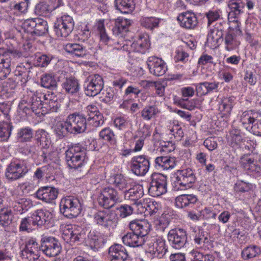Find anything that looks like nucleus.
<instances>
[{"mask_svg": "<svg viewBox=\"0 0 261 261\" xmlns=\"http://www.w3.org/2000/svg\"><path fill=\"white\" fill-rule=\"evenodd\" d=\"M80 200L73 196H67L62 199L60 204L61 213L66 217L72 219L79 215L82 211Z\"/></svg>", "mask_w": 261, "mask_h": 261, "instance_id": "1", "label": "nucleus"}, {"mask_svg": "<svg viewBox=\"0 0 261 261\" xmlns=\"http://www.w3.org/2000/svg\"><path fill=\"white\" fill-rule=\"evenodd\" d=\"M241 122L246 129H251L253 134L261 136V114L246 111L241 116Z\"/></svg>", "mask_w": 261, "mask_h": 261, "instance_id": "2", "label": "nucleus"}, {"mask_svg": "<svg viewBox=\"0 0 261 261\" xmlns=\"http://www.w3.org/2000/svg\"><path fill=\"white\" fill-rule=\"evenodd\" d=\"M97 201L100 206L105 208H109L120 201V195L114 188L108 186L101 190Z\"/></svg>", "mask_w": 261, "mask_h": 261, "instance_id": "3", "label": "nucleus"}, {"mask_svg": "<svg viewBox=\"0 0 261 261\" xmlns=\"http://www.w3.org/2000/svg\"><path fill=\"white\" fill-rule=\"evenodd\" d=\"M239 163L241 167L249 173L261 175V159L257 160L256 155L245 154L241 156Z\"/></svg>", "mask_w": 261, "mask_h": 261, "instance_id": "4", "label": "nucleus"}, {"mask_svg": "<svg viewBox=\"0 0 261 261\" xmlns=\"http://www.w3.org/2000/svg\"><path fill=\"white\" fill-rule=\"evenodd\" d=\"M196 177L192 169L181 170L172 184L174 191L184 190L190 188L195 182Z\"/></svg>", "mask_w": 261, "mask_h": 261, "instance_id": "5", "label": "nucleus"}, {"mask_svg": "<svg viewBox=\"0 0 261 261\" xmlns=\"http://www.w3.org/2000/svg\"><path fill=\"white\" fill-rule=\"evenodd\" d=\"M167 191V178L162 174L154 173L150 177L148 193L153 197H158Z\"/></svg>", "mask_w": 261, "mask_h": 261, "instance_id": "6", "label": "nucleus"}, {"mask_svg": "<svg viewBox=\"0 0 261 261\" xmlns=\"http://www.w3.org/2000/svg\"><path fill=\"white\" fill-rule=\"evenodd\" d=\"M145 253L150 258H162L167 251L166 241L162 238H155L147 243Z\"/></svg>", "mask_w": 261, "mask_h": 261, "instance_id": "7", "label": "nucleus"}, {"mask_svg": "<svg viewBox=\"0 0 261 261\" xmlns=\"http://www.w3.org/2000/svg\"><path fill=\"white\" fill-rule=\"evenodd\" d=\"M96 224L108 230L114 229L117 224V218L114 213L106 211H98L93 215Z\"/></svg>", "mask_w": 261, "mask_h": 261, "instance_id": "8", "label": "nucleus"}, {"mask_svg": "<svg viewBox=\"0 0 261 261\" xmlns=\"http://www.w3.org/2000/svg\"><path fill=\"white\" fill-rule=\"evenodd\" d=\"M40 249L49 257H57L61 252L62 246L59 242L53 237H44L41 240Z\"/></svg>", "mask_w": 261, "mask_h": 261, "instance_id": "9", "label": "nucleus"}, {"mask_svg": "<svg viewBox=\"0 0 261 261\" xmlns=\"http://www.w3.org/2000/svg\"><path fill=\"white\" fill-rule=\"evenodd\" d=\"M74 21L68 15H65L57 19L55 23L54 30L58 37H66L73 31Z\"/></svg>", "mask_w": 261, "mask_h": 261, "instance_id": "10", "label": "nucleus"}, {"mask_svg": "<svg viewBox=\"0 0 261 261\" xmlns=\"http://www.w3.org/2000/svg\"><path fill=\"white\" fill-rule=\"evenodd\" d=\"M29 170L24 163L20 162H11L8 166L5 176L9 181H15L24 177Z\"/></svg>", "mask_w": 261, "mask_h": 261, "instance_id": "11", "label": "nucleus"}, {"mask_svg": "<svg viewBox=\"0 0 261 261\" xmlns=\"http://www.w3.org/2000/svg\"><path fill=\"white\" fill-rule=\"evenodd\" d=\"M66 119L70 134H80L85 130L87 121L85 117L82 114L73 113L68 115Z\"/></svg>", "mask_w": 261, "mask_h": 261, "instance_id": "12", "label": "nucleus"}, {"mask_svg": "<svg viewBox=\"0 0 261 261\" xmlns=\"http://www.w3.org/2000/svg\"><path fill=\"white\" fill-rule=\"evenodd\" d=\"M245 3L242 0H230L228 3V6L229 9V12L228 15V18L230 22L232 21L235 23V29L237 31L241 33L239 29V24L238 20L235 19L243 13L245 8Z\"/></svg>", "mask_w": 261, "mask_h": 261, "instance_id": "13", "label": "nucleus"}, {"mask_svg": "<svg viewBox=\"0 0 261 261\" xmlns=\"http://www.w3.org/2000/svg\"><path fill=\"white\" fill-rule=\"evenodd\" d=\"M130 167L132 172L137 176H144L150 168L149 159L144 155L133 157L130 161Z\"/></svg>", "mask_w": 261, "mask_h": 261, "instance_id": "14", "label": "nucleus"}, {"mask_svg": "<svg viewBox=\"0 0 261 261\" xmlns=\"http://www.w3.org/2000/svg\"><path fill=\"white\" fill-rule=\"evenodd\" d=\"M168 240L172 247L178 249L184 247L187 242V234L185 230L175 228L168 233Z\"/></svg>", "mask_w": 261, "mask_h": 261, "instance_id": "15", "label": "nucleus"}, {"mask_svg": "<svg viewBox=\"0 0 261 261\" xmlns=\"http://www.w3.org/2000/svg\"><path fill=\"white\" fill-rule=\"evenodd\" d=\"M41 249L36 240L30 239L26 243L25 247L21 251L22 258L29 261H35L40 256Z\"/></svg>", "mask_w": 261, "mask_h": 261, "instance_id": "16", "label": "nucleus"}, {"mask_svg": "<svg viewBox=\"0 0 261 261\" xmlns=\"http://www.w3.org/2000/svg\"><path fill=\"white\" fill-rule=\"evenodd\" d=\"M88 83L85 89V94L88 96L93 97L98 94L102 89L103 80L98 74L89 76L87 79Z\"/></svg>", "mask_w": 261, "mask_h": 261, "instance_id": "17", "label": "nucleus"}, {"mask_svg": "<svg viewBox=\"0 0 261 261\" xmlns=\"http://www.w3.org/2000/svg\"><path fill=\"white\" fill-rule=\"evenodd\" d=\"M59 192L57 189L49 186L40 187L35 193L36 197L47 203H51L57 198Z\"/></svg>", "mask_w": 261, "mask_h": 261, "instance_id": "18", "label": "nucleus"}, {"mask_svg": "<svg viewBox=\"0 0 261 261\" xmlns=\"http://www.w3.org/2000/svg\"><path fill=\"white\" fill-rule=\"evenodd\" d=\"M147 66L151 73L158 76L164 75L167 70L165 62L160 58L150 57L147 60Z\"/></svg>", "mask_w": 261, "mask_h": 261, "instance_id": "19", "label": "nucleus"}, {"mask_svg": "<svg viewBox=\"0 0 261 261\" xmlns=\"http://www.w3.org/2000/svg\"><path fill=\"white\" fill-rule=\"evenodd\" d=\"M144 195L143 186L141 185H136L133 188H129L124 193L125 200H130L138 206H142V204L139 200Z\"/></svg>", "mask_w": 261, "mask_h": 261, "instance_id": "20", "label": "nucleus"}, {"mask_svg": "<svg viewBox=\"0 0 261 261\" xmlns=\"http://www.w3.org/2000/svg\"><path fill=\"white\" fill-rule=\"evenodd\" d=\"M177 20L181 27L187 29H194L198 23L196 15L190 11L180 14L177 17Z\"/></svg>", "mask_w": 261, "mask_h": 261, "instance_id": "21", "label": "nucleus"}, {"mask_svg": "<svg viewBox=\"0 0 261 261\" xmlns=\"http://www.w3.org/2000/svg\"><path fill=\"white\" fill-rule=\"evenodd\" d=\"M109 254L111 261H129L126 250L121 245L111 246L109 250Z\"/></svg>", "mask_w": 261, "mask_h": 261, "instance_id": "22", "label": "nucleus"}, {"mask_svg": "<svg viewBox=\"0 0 261 261\" xmlns=\"http://www.w3.org/2000/svg\"><path fill=\"white\" fill-rule=\"evenodd\" d=\"M129 226L132 231L143 238L148 233L151 228V225L147 220L132 221L129 223Z\"/></svg>", "mask_w": 261, "mask_h": 261, "instance_id": "23", "label": "nucleus"}, {"mask_svg": "<svg viewBox=\"0 0 261 261\" xmlns=\"http://www.w3.org/2000/svg\"><path fill=\"white\" fill-rule=\"evenodd\" d=\"M34 215L38 226H52L54 223V216L51 212L46 209H39L35 211Z\"/></svg>", "mask_w": 261, "mask_h": 261, "instance_id": "24", "label": "nucleus"}, {"mask_svg": "<svg viewBox=\"0 0 261 261\" xmlns=\"http://www.w3.org/2000/svg\"><path fill=\"white\" fill-rule=\"evenodd\" d=\"M155 167L159 170H167L176 166V159L170 156H161L155 160Z\"/></svg>", "mask_w": 261, "mask_h": 261, "instance_id": "25", "label": "nucleus"}, {"mask_svg": "<svg viewBox=\"0 0 261 261\" xmlns=\"http://www.w3.org/2000/svg\"><path fill=\"white\" fill-rule=\"evenodd\" d=\"M122 240L125 245L132 247H138L144 243V238L133 231L127 233Z\"/></svg>", "mask_w": 261, "mask_h": 261, "instance_id": "26", "label": "nucleus"}, {"mask_svg": "<svg viewBox=\"0 0 261 261\" xmlns=\"http://www.w3.org/2000/svg\"><path fill=\"white\" fill-rule=\"evenodd\" d=\"M32 205L33 203L30 199L22 198L15 200L11 208L16 214H22L27 212Z\"/></svg>", "mask_w": 261, "mask_h": 261, "instance_id": "27", "label": "nucleus"}, {"mask_svg": "<svg viewBox=\"0 0 261 261\" xmlns=\"http://www.w3.org/2000/svg\"><path fill=\"white\" fill-rule=\"evenodd\" d=\"M197 201V198L194 194H181L176 197L175 200V205L181 208L190 206Z\"/></svg>", "mask_w": 261, "mask_h": 261, "instance_id": "28", "label": "nucleus"}, {"mask_svg": "<svg viewBox=\"0 0 261 261\" xmlns=\"http://www.w3.org/2000/svg\"><path fill=\"white\" fill-rule=\"evenodd\" d=\"M131 24V21L123 17L118 18L115 21V25L113 29V32L116 35L123 36L125 33L128 31V28Z\"/></svg>", "mask_w": 261, "mask_h": 261, "instance_id": "29", "label": "nucleus"}, {"mask_svg": "<svg viewBox=\"0 0 261 261\" xmlns=\"http://www.w3.org/2000/svg\"><path fill=\"white\" fill-rule=\"evenodd\" d=\"M110 181L119 190L122 191L128 188L130 179L121 174H117L111 177Z\"/></svg>", "mask_w": 261, "mask_h": 261, "instance_id": "30", "label": "nucleus"}, {"mask_svg": "<svg viewBox=\"0 0 261 261\" xmlns=\"http://www.w3.org/2000/svg\"><path fill=\"white\" fill-rule=\"evenodd\" d=\"M30 71L24 66H17L14 71L15 82L21 86L25 85L28 81Z\"/></svg>", "mask_w": 261, "mask_h": 261, "instance_id": "31", "label": "nucleus"}, {"mask_svg": "<svg viewBox=\"0 0 261 261\" xmlns=\"http://www.w3.org/2000/svg\"><path fill=\"white\" fill-rule=\"evenodd\" d=\"M194 243L198 248H202L208 242V233L202 230L198 229L193 231L192 234Z\"/></svg>", "mask_w": 261, "mask_h": 261, "instance_id": "32", "label": "nucleus"}, {"mask_svg": "<svg viewBox=\"0 0 261 261\" xmlns=\"http://www.w3.org/2000/svg\"><path fill=\"white\" fill-rule=\"evenodd\" d=\"M64 48L66 52L77 57H83L87 54L85 48L77 43L67 44Z\"/></svg>", "mask_w": 261, "mask_h": 261, "instance_id": "33", "label": "nucleus"}, {"mask_svg": "<svg viewBox=\"0 0 261 261\" xmlns=\"http://www.w3.org/2000/svg\"><path fill=\"white\" fill-rule=\"evenodd\" d=\"M13 219V214L11 207L0 209V225L3 227L10 225Z\"/></svg>", "mask_w": 261, "mask_h": 261, "instance_id": "34", "label": "nucleus"}, {"mask_svg": "<svg viewBox=\"0 0 261 261\" xmlns=\"http://www.w3.org/2000/svg\"><path fill=\"white\" fill-rule=\"evenodd\" d=\"M170 216L168 214L163 213L154 221V227L157 231L163 232L168 227L170 220Z\"/></svg>", "mask_w": 261, "mask_h": 261, "instance_id": "35", "label": "nucleus"}, {"mask_svg": "<svg viewBox=\"0 0 261 261\" xmlns=\"http://www.w3.org/2000/svg\"><path fill=\"white\" fill-rule=\"evenodd\" d=\"M38 226L34 213H33L30 217L24 218L21 220L19 229L21 231H29Z\"/></svg>", "mask_w": 261, "mask_h": 261, "instance_id": "36", "label": "nucleus"}, {"mask_svg": "<svg viewBox=\"0 0 261 261\" xmlns=\"http://www.w3.org/2000/svg\"><path fill=\"white\" fill-rule=\"evenodd\" d=\"M115 5L117 10L123 13H128L135 9L133 0H115Z\"/></svg>", "mask_w": 261, "mask_h": 261, "instance_id": "37", "label": "nucleus"}, {"mask_svg": "<svg viewBox=\"0 0 261 261\" xmlns=\"http://www.w3.org/2000/svg\"><path fill=\"white\" fill-rule=\"evenodd\" d=\"M66 159H71L73 156H81L87 155L86 149L80 145L76 144L71 145L65 152Z\"/></svg>", "mask_w": 261, "mask_h": 261, "instance_id": "38", "label": "nucleus"}, {"mask_svg": "<svg viewBox=\"0 0 261 261\" xmlns=\"http://www.w3.org/2000/svg\"><path fill=\"white\" fill-rule=\"evenodd\" d=\"M261 253V250L259 246L256 245H249L244 248L242 251V257L244 260L255 257Z\"/></svg>", "mask_w": 261, "mask_h": 261, "instance_id": "39", "label": "nucleus"}, {"mask_svg": "<svg viewBox=\"0 0 261 261\" xmlns=\"http://www.w3.org/2000/svg\"><path fill=\"white\" fill-rule=\"evenodd\" d=\"M219 110L221 112V117L227 120L232 107V99H221L219 102Z\"/></svg>", "mask_w": 261, "mask_h": 261, "instance_id": "40", "label": "nucleus"}, {"mask_svg": "<svg viewBox=\"0 0 261 261\" xmlns=\"http://www.w3.org/2000/svg\"><path fill=\"white\" fill-rule=\"evenodd\" d=\"M54 132L59 138H62L66 136L68 133L70 134V130L67 123V119L65 121H57L54 126Z\"/></svg>", "mask_w": 261, "mask_h": 261, "instance_id": "41", "label": "nucleus"}, {"mask_svg": "<svg viewBox=\"0 0 261 261\" xmlns=\"http://www.w3.org/2000/svg\"><path fill=\"white\" fill-rule=\"evenodd\" d=\"M48 28L46 21L40 18H36L33 35L37 36H42L47 32Z\"/></svg>", "mask_w": 261, "mask_h": 261, "instance_id": "42", "label": "nucleus"}, {"mask_svg": "<svg viewBox=\"0 0 261 261\" xmlns=\"http://www.w3.org/2000/svg\"><path fill=\"white\" fill-rule=\"evenodd\" d=\"M33 131L30 127L21 128L17 130L16 138L20 142H28L33 138Z\"/></svg>", "mask_w": 261, "mask_h": 261, "instance_id": "43", "label": "nucleus"}, {"mask_svg": "<svg viewBox=\"0 0 261 261\" xmlns=\"http://www.w3.org/2000/svg\"><path fill=\"white\" fill-rule=\"evenodd\" d=\"M36 140L44 148H47L51 144L48 134L43 129H39L36 133Z\"/></svg>", "mask_w": 261, "mask_h": 261, "instance_id": "44", "label": "nucleus"}, {"mask_svg": "<svg viewBox=\"0 0 261 261\" xmlns=\"http://www.w3.org/2000/svg\"><path fill=\"white\" fill-rule=\"evenodd\" d=\"M240 44V41L237 36L229 31L225 37V45L226 49L228 51L236 49Z\"/></svg>", "mask_w": 261, "mask_h": 261, "instance_id": "45", "label": "nucleus"}, {"mask_svg": "<svg viewBox=\"0 0 261 261\" xmlns=\"http://www.w3.org/2000/svg\"><path fill=\"white\" fill-rule=\"evenodd\" d=\"M13 125L10 122L3 121L0 123V140L7 141L11 136Z\"/></svg>", "mask_w": 261, "mask_h": 261, "instance_id": "46", "label": "nucleus"}, {"mask_svg": "<svg viewBox=\"0 0 261 261\" xmlns=\"http://www.w3.org/2000/svg\"><path fill=\"white\" fill-rule=\"evenodd\" d=\"M63 87L67 93L73 94L79 91V84L76 79L68 78L63 83Z\"/></svg>", "mask_w": 261, "mask_h": 261, "instance_id": "47", "label": "nucleus"}, {"mask_svg": "<svg viewBox=\"0 0 261 261\" xmlns=\"http://www.w3.org/2000/svg\"><path fill=\"white\" fill-rule=\"evenodd\" d=\"M88 157L87 155L81 156H73L71 159H66L67 163L70 168L77 169L82 167L87 162Z\"/></svg>", "mask_w": 261, "mask_h": 261, "instance_id": "48", "label": "nucleus"}, {"mask_svg": "<svg viewBox=\"0 0 261 261\" xmlns=\"http://www.w3.org/2000/svg\"><path fill=\"white\" fill-rule=\"evenodd\" d=\"M222 36L223 33L221 30L217 28L211 30L207 35V43L211 44L212 46L215 47L217 45L219 40L222 38Z\"/></svg>", "mask_w": 261, "mask_h": 261, "instance_id": "49", "label": "nucleus"}, {"mask_svg": "<svg viewBox=\"0 0 261 261\" xmlns=\"http://www.w3.org/2000/svg\"><path fill=\"white\" fill-rule=\"evenodd\" d=\"M73 243H83L86 242L88 235L87 230L80 227H74Z\"/></svg>", "mask_w": 261, "mask_h": 261, "instance_id": "50", "label": "nucleus"}, {"mask_svg": "<svg viewBox=\"0 0 261 261\" xmlns=\"http://www.w3.org/2000/svg\"><path fill=\"white\" fill-rule=\"evenodd\" d=\"M54 10V6H49L45 2L44 0L36 6L35 13L40 16H48L50 13Z\"/></svg>", "mask_w": 261, "mask_h": 261, "instance_id": "51", "label": "nucleus"}, {"mask_svg": "<svg viewBox=\"0 0 261 261\" xmlns=\"http://www.w3.org/2000/svg\"><path fill=\"white\" fill-rule=\"evenodd\" d=\"M40 83L41 86L47 89L55 88L57 86L54 75L51 73L43 74L41 77Z\"/></svg>", "mask_w": 261, "mask_h": 261, "instance_id": "52", "label": "nucleus"}, {"mask_svg": "<svg viewBox=\"0 0 261 261\" xmlns=\"http://www.w3.org/2000/svg\"><path fill=\"white\" fill-rule=\"evenodd\" d=\"M101 139L110 142L111 144L115 143V135L114 132L108 127L102 129L99 134Z\"/></svg>", "mask_w": 261, "mask_h": 261, "instance_id": "53", "label": "nucleus"}, {"mask_svg": "<svg viewBox=\"0 0 261 261\" xmlns=\"http://www.w3.org/2000/svg\"><path fill=\"white\" fill-rule=\"evenodd\" d=\"M87 124H89L93 127H97L101 126L104 123V117L100 113L96 115L92 116L91 117H88L86 119Z\"/></svg>", "mask_w": 261, "mask_h": 261, "instance_id": "54", "label": "nucleus"}, {"mask_svg": "<svg viewBox=\"0 0 261 261\" xmlns=\"http://www.w3.org/2000/svg\"><path fill=\"white\" fill-rule=\"evenodd\" d=\"M159 19L155 17H143L141 20V25L148 29H152L158 26Z\"/></svg>", "mask_w": 261, "mask_h": 261, "instance_id": "55", "label": "nucleus"}, {"mask_svg": "<svg viewBox=\"0 0 261 261\" xmlns=\"http://www.w3.org/2000/svg\"><path fill=\"white\" fill-rule=\"evenodd\" d=\"M96 28L99 36L100 41L107 44L110 38L106 32L103 22L102 21L98 22L96 25Z\"/></svg>", "mask_w": 261, "mask_h": 261, "instance_id": "56", "label": "nucleus"}, {"mask_svg": "<svg viewBox=\"0 0 261 261\" xmlns=\"http://www.w3.org/2000/svg\"><path fill=\"white\" fill-rule=\"evenodd\" d=\"M74 228L72 226H65L63 228L62 237L67 243H73Z\"/></svg>", "mask_w": 261, "mask_h": 261, "instance_id": "57", "label": "nucleus"}, {"mask_svg": "<svg viewBox=\"0 0 261 261\" xmlns=\"http://www.w3.org/2000/svg\"><path fill=\"white\" fill-rule=\"evenodd\" d=\"M158 113V110L155 107H146L142 111L141 116L144 119L149 120Z\"/></svg>", "mask_w": 261, "mask_h": 261, "instance_id": "58", "label": "nucleus"}, {"mask_svg": "<svg viewBox=\"0 0 261 261\" xmlns=\"http://www.w3.org/2000/svg\"><path fill=\"white\" fill-rule=\"evenodd\" d=\"M251 184L243 180H238L234 186V190L237 192H246L251 190Z\"/></svg>", "mask_w": 261, "mask_h": 261, "instance_id": "59", "label": "nucleus"}, {"mask_svg": "<svg viewBox=\"0 0 261 261\" xmlns=\"http://www.w3.org/2000/svg\"><path fill=\"white\" fill-rule=\"evenodd\" d=\"M193 261H214V256L210 254H204L198 251L191 252Z\"/></svg>", "mask_w": 261, "mask_h": 261, "instance_id": "60", "label": "nucleus"}, {"mask_svg": "<svg viewBox=\"0 0 261 261\" xmlns=\"http://www.w3.org/2000/svg\"><path fill=\"white\" fill-rule=\"evenodd\" d=\"M169 134L174 136L177 140H180L184 137V132L181 126L178 124H173L169 126Z\"/></svg>", "mask_w": 261, "mask_h": 261, "instance_id": "61", "label": "nucleus"}, {"mask_svg": "<svg viewBox=\"0 0 261 261\" xmlns=\"http://www.w3.org/2000/svg\"><path fill=\"white\" fill-rule=\"evenodd\" d=\"M188 100L189 99H174V102L183 108L192 110L195 108V103L193 101L190 102Z\"/></svg>", "mask_w": 261, "mask_h": 261, "instance_id": "62", "label": "nucleus"}, {"mask_svg": "<svg viewBox=\"0 0 261 261\" xmlns=\"http://www.w3.org/2000/svg\"><path fill=\"white\" fill-rule=\"evenodd\" d=\"M99 238L98 235L94 231H90L87 235L86 242L90 245L97 246L99 244Z\"/></svg>", "mask_w": 261, "mask_h": 261, "instance_id": "63", "label": "nucleus"}, {"mask_svg": "<svg viewBox=\"0 0 261 261\" xmlns=\"http://www.w3.org/2000/svg\"><path fill=\"white\" fill-rule=\"evenodd\" d=\"M35 24V18L25 20L22 24V28L24 32L33 35Z\"/></svg>", "mask_w": 261, "mask_h": 261, "instance_id": "64", "label": "nucleus"}]
</instances>
